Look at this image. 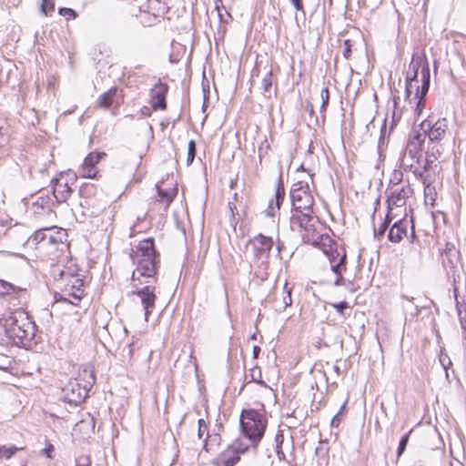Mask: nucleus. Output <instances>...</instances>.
<instances>
[{
    "label": "nucleus",
    "instance_id": "774afa93",
    "mask_svg": "<svg viewBox=\"0 0 466 466\" xmlns=\"http://www.w3.org/2000/svg\"><path fill=\"white\" fill-rule=\"evenodd\" d=\"M233 199H234V201H237V200H238V194H237V193H235V194H234V196H233Z\"/></svg>",
    "mask_w": 466,
    "mask_h": 466
},
{
    "label": "nucleus",
    "instance_id": "052dcab7",
    "mask_svg": "<svg viewBox=\"0 0 466 466\" xmlns=\"http://www.w3.org/2000/svg\"><path fill=\"white\" fill-rule=\"evenodd\" d=\"M410 238H411V241H413L414 238H416L413 225H411Z\"/></svg>",
    "mask_w": 466,
    "mask_h": 466
},
{
    "label": "nucleus",
    "instance_id": "680f3d73",
    "mask_svg": "<svg viewBox=\"0 0 466 466\" xmlns=\"http://www.w3.org/2000/svg\"><path fill=\"white\" fill-rule=\"evenodd\" d=\"M333 370H334L337 374H339V366H337V365H334V366H333Z\"/></svg>",
    "mask_w": 466,
    "mask_h": 466
},
{
    "label": "nucleus",
    "instance_id": "ea45409f",
    "mask_svg": "<svg viewBox=\"0 0 466 466\" xmlns=\"http://www.w3.org/2000/svg\"><path fill=\"white\" fill-rule=\"evenodd\" d=\"M251 380L258 384L263 383L261 380V371L258 367L251 370Z\"/></svg>",
    "mask_w": 466,
    "mask_h": 466
},
{
    "label": "nucleus",
    "instance_id": "ddd939ff",
    "mask_svg": "<svg viewBox=\"0 0 466 466\" xmlns=\"http://www.w3.org/2000/svg\"><path fill=\"white\" fill-rule=\"evenodd\" d=\"M148 6L151 11L143 12L140 19L143 25L150 26L164 15L167 8L160 0H148Z\"/></svg>",
    "mask_w": 466,
    "mask_h": 466
},
{
    "label": "nucleus",
    "instance_id": "4c0bfd02",
    "mask_svg": "<svg viewBox=\"0 0 466 466\" xmlns=\"http://www.w3.org/2000/svg\"><path fill=\"white\" fill-rule=\"evenodd\" d=\"M408 441H409V433L402 436V438L400 439V441L399 442V447L397 450L398 456H400L404 452L406 446L408 444Z\"/></svg>",
    "mask_w": 466,
    "mask_h": 466
},
{
    "label": "nucleus",
    "instance_id": "a878e982",
    "mask_svg": "<svg viewBox=\"0 0 466 466\" xmlns=\"http://www.w3.org/2000/svg\"><path fill=\"white\" fill-rule=\"evenodd\" d=\"M273 81H274V78H273L272 71L269 70L264 76V77L262 78V82H261L263 95L265 96H268V97L270 96Z\"/></svg>",
    "mask_w": 466,
    "mask_h": 466
},
{
    "label": "nucleus",
    "instance_id": "412c9836",
    "mask_svg": "<svg viewBox=\"0 0 466 466\" xmlns=\"http://www.w3.org/2000/svg\"><path fill=\"white\" fill-rule=\"evenodd\" d=\"M116 87H111L109 90L103 93L98 98L99 106L104 108H108L113 104L114 99L116 96Z\"/></svg>",
    "mask_w": 466,
    "mask_h": 466
},
{
    "label": "nucleus",
    "instance_id": "20e7f679",
    "mask_svg": "<svg viewBox=\"0 0 466 466\" xmlns=\"http://www.w3.org/2000/svg\"><path fill=\"white\" fill-rule=\"evenodd\" d=\"M239 422L243 435L251 444L257 445L264 436L267 428L265 416L255 410H243Z\"/></svg>",
    "mask_w": 466,
    "mask_h": 466
},
{
    "label": "nucleus",
    "instance_id": "2eb2a0df",
    "mask_svg": "<svg viewBox=\"0 0 466 466\" xmlns=\"http://www.w3.org/2000/svg\"><path fill=\"white\" fill-rule=\"evenodd\" d=\"M104 152H91L89 153L79 169V175L83 177L95 178L97 174L96 164L104 157Z\"/></svg>",
    "mask_w": 466,
    "mask_h": 466
},
{
    "label": "nucleus",
    "instance_id": "603ef678",
    "mask_svg": "<svg viewBox=\"0 0 466 466\" xmlns=\"http://www.w3.org/2000/svg\"><path fill=\"white\" fill-rule=\"evenodd\" d=\"M292 5H294V7L298 10V11H301L304 13V8H303V4H302V0H290Z\"/></svg>",
    "mask_w": 466,
    "mask_h": 466
},
{
    "label": "nucleus",
    "instance_id": "423d86ee",
    "mask_svg": "<svg viewBox=\"0 0 466 466\" xmlns=\"http://www.w3.org/2000/svg\"><path fill=\"white\" fill-rule=\"evenodd\" d=\"M318 218L312 212L300 211L292 212L290 217V228L293 231H304L302 238L304 242H310L316 231Z\"/></svg>",
    "mask_w": 466,
    "mask_h": 466
},
{
    "label": "nucleus",
    "instance_id": "b1692460",
    "mask_svg": "<svg viewBox=\"0 0 466 466\" xmlns=\"http://www.w3.org/2000/svg\"><path fill=\"white\" fill-rule=\"evenodd\" d=\"M83 290L77 289L76 292L68 294L73 299H69L64 295H59V297L56 296V302H63L71 305H77L82 298Z\"/></svg>",
    "mask_w": 466,
    "mask_h": 466
},
{
    "label": "nucleus",
    "instance_id": "69168bd1",
    "mask_svg": "<svg viewBox=\"0 0 466 466\" xmlns=\"http://www.w3.org/2000/svg\"><path fill=\"white\" fill-rule=\"evenodd\" d=\"M235 185H236V181L231 180V182H230V187H231V188H233V187H235Z\"/></svg>",
    "mask_w": 466,
    "mask_h": 466
},
{
    "label": "nucleus",
    "instance_id": "4468645a",
    "mask_svg": "<svg viewBox=\"0 0 466 466\" xmlns=\"http://www.w3.org/2000/svg\"><path fill=\"white\" fill-rule=\"evenodd\" d=\"M412 193L413 189L409 184L395 188L393 187L388 197V207L392 208L393 207L401 208L405 206L406 200Z\"/></svg>",
    "mask_w": 466,
    "mask_h": 466
},
{
    "label": "nucleus",
    "instance_id": "c85d7f7f",
    "mask_svg": "<svg viewBox=\"0 0 466 466\" xmlns=\"http://www.w3.org/2000/svg\"><path fill=\"white\" fill-rule=\"evenodd\" d=\"M347 402H348V400H346L343 404L340 406L339 411L333 416V418L331 419V426L332 427H339L340 421H341V418L346 410V405H347Z\"/></svg>",
    "mask_w": 466,
    "mask_h": 466
},
{
    "label": "nucleus",
    "instance_id": "c756f323",
    "mask_svg": "<svg viewBox=\"0 0 466 466\" xmlns=\"http://www.w3.org/2000/svg\"><path fill=\"white\" fill-rule=\"evenodd\" d=\"M13 293H16V289L10 283L0 280V295L11 296Z\"/></svg>",
    "mask_w": 466,
    "mask_h": 466
},
{
    "label": "nucleus",
    "instance_id": "49530a36",
    "mask_svg": "<svg viewBox=\"0 0 466 466\" xmlns=\"http://www.w3.org/2000/svg\"><path fill=\"white\" fill-rule=\"evenodd\" d=\"M55 448L51 443H48L45 449L41 451V454L46 456L47 458H52V452Z\"/></svg>",
    "mask_w": 466,
    "mask_h": 466
},
{
    "label": "nucleus",
    "instance_id": "0eeeda50",
    "mask_svg": "<svg viewBox=\"0 0 466 466\" xmlns=\"http://www.w3.org/2000/svg\"><path fill=\"white\" fill-rule=\"evenodd\" d=\"M292 212H312L314 199L309 191L308 183L299 181L293 184L290 190Z\"/></svg>",
    "mask_w": 466,
    "mask_h": 466
},
{
    "label": "nucleus",
    "instance_id": "f257e3e1",
    "mask_svg": "<svg viewBox=\"0 0 466 466\" xmlns=\"http://www.w3.org/2000/svg\"><path fill=\"white\" fill-rule=\"evenodd\" d=\"M135 258L137 268L133 271L132 280L137 284H135L136 289L133 294L140 299L145 320L147 321L156 308L155 284L157 281V272L159 265V254L155 249L153 238H146L138 243Z\"/></svg>",
    "mask_w": 466,
    "mask_h": 466
},
{
    "label": "nucleus",
    "instance_id": "6ab92c4d",
    "mask_svg": "<svg viewBox=\"0 0 466 466\" xmlns=\"http://www.w3.org/2000/svg\"><path fill=\"white\" fill-rule=\"evenodd\" d=\"M430 78H431L430 67H429L428 63L425 62V64L422 65V66H421V80H422L421 87L420 88L419 86L416 87V97L419 98V101L417 103V107H416V110L418 112H420L421 107L423 106L422 100L429 90Z\"/></svg>",
    "mask_w": 466,
    "mask_h": 466
},
{
    "label": "nucleus",
    "instance_id": "39448f33",
    "mask_svg": "<svg viewBox=\"0 0 466 466\" xmlns=\"http://www.w3.org/2000/svg\"><path fill=\"white\" fill-rule=\"evenodd\" d=\"M425 142V135L415 132L408 140L405 149L399 159L400 168L407 172L412 170L422 157V146Z\"/></svg>",
    "mask_w": 466,
    "mask_h": 466
},
{
    "label": "nucleus",
    "instance_id": "6e6d98bb",
    "mask_svg": "<svg viewBox=\"0 0 466 466\" xmlns=\"http://www.w3.org/2000/svg\"><path fill=\"white\" fill-rule=\"evenodd\" d=\"M228 209L230 211L231 218L233 219H235V211L237 210L235 203L232 202V201H229L228 204Z\"/></svg>",
    "mask_w": 466,
    "mask_h": 466
},
{
    "label": "nucleus",
    "instance_id": "cd10ccee",
    "mask_svg": "<svg viewBox=\"0 0 466 466\" xmlns=\"http://www.w3.org/2000/svg\"><path fill=\"white\" fill-rule=\"evenodd\" d=\"M19 450H22V448H18L15 445H10V446L1 445L0 446V460L10 459Z\"/></svg>",
    "mask_w": 466,
    "mask_h": 466
},
{
    "label": "nucleus",
    "instance_id": "1a4fd4ad",
    "mask_svg": "<svg viewBox=\"0 0 466 466\" xmlns=\"http://www.w3.org/2000/svg\"><path fill=\"white\" fill-rule=\"evenodd\" d=\"M420 127L423 131L421 134L425 135V138L428 137L431 142H440L445 137L447 133L448 120L445 117L439 118L434 123L424 120Z\"/></svg>",
    "mask_w": 466,
    "mask_h": 466
},
{
    "label": "nucleus",
    "instance_id": "5701e85b",
    "mask_svg": "<svg viewBox=\"0 0 466 466\" xmlns=\"http://www.w3.org/2000/svg\"><path fill=\"white\" fill-rule=\"evenodd\" d=\"M239 460L237 454L221 453L216 460L218 466H234Z\"/></svg>",
    "mask_w": 466,
    "mask_h": 466
},
{
    "label": "nucleus",
    "instance_id": "dca6fc26",
    "mask_svg": "<svg viewBox=\"0 0 466 466\" xmlns=\"http://www.w3.org/2000/svg\"><path fill=\"white\" fill-rule=\"evenodd\" d=\"M168 91V86L158 81L150 90L151 105L153 110H165L167 108L166 96Z\"/></svg>",
    "mask_w": 466,
    "mask_h": 466
},
{
    "label": "nucleus",
    "instance_id": "a211bd4d",
    "mask_svg": "<svg viewBox=\"0 0 466 466\" xmlns=\"http://www.w3.org/2000/svg\"><path fill=\"white\" fill-rule=\"evenodd\" d=\"M411 221L400 218L393 223L389 230L388 238L390 242L399 243L408 234V227Z\"/></svg>",
    "mask_w": 466,
    "mask_h": 466
},
{
    "label": "nucleus",
    "instance_id": "2f4dec72",
    "mask_svg": "<svg viewBox=\"0 0 466 466\" xmlns=\"http://www.w3.org/2000/svg\"><path fill=\"white\" fill-rule=\"evenodd\" d=\"M13 360L7 355H0V370H7L12 368Z\"/></svg>",
    "mask_w": 466,
    "mask_h": 466
},
{
    "label": "nucleus",
    "instance_id": "9b49d317",
    "mask_svg": "<svg viewBox=\"0 0 466 466\" xmlns=\"http://www.w3.org/2000/svg\"><path fill=\"white\" fill-rule=\"evenodd\" d=\"M325 253L329 260L331 270L337 275L334 285H344L345 280L342 277V272L346 269V253L343 252L340 254L337 248H333L332 247H329V249H326Z\"/></svg>",
    "mask_w": 466,
    "mask_h": 466
},
{
    "label": "nucleus",
    "instance_id": "f03ea898",
    "mask_svg": "<svg viewBox=\"0 0 466 466\" xmlns=\"http://www.w3.org/2000/svg\"><path fill=\"white\" fill-rule=\"evenodd\" d=\"M4 326L6 335L15 345L25 349L33 345L36 326L25 310L11 312L4 319Z\"/></svg>",
    "mask_w": 466,
    "mask_h": 466
},
{
    "label": "nucleus",
    "instance_id": "f704fd0d",
    "mask_svg": "<svg viewBox=\"0 0 466 466\" xmlns=\"http://www.w3.org/2000/svg\"><path fill=\"white\" fill-rule=\"evenodd\" d=\"M58 13L60 15L65 16L66 20L74 19L76 16V13L71 8L61 7Z\"/></svg>",
    "mask_w": 466,
    "mask_h": 466
},
{
    "label": "nucleus",
    "instance_id": "13d9d810",
    "mask_svg": "<svg viewBox=\"0 0 466 466\" xmlns=\"http://www.w3.org/2000/svg\"><path fill=\"white\" fill-rule=\"evenodd\" d=\"M459 316H461V313L459 312ZM460 322H461V328L466 330V319H462L461 317H460Z\"/></svg>",
    "mask_w": 466,
    "mask_h": 466
},
{
    "label": "nucleus",
    "instance_id": "e2e57ef3",
    "mask_svg": "<svg viewBox=\"0 0 466 466\" xmlns=\"http://www.w3.org/2000/svg\"><path fill=\"white\" fill-rule=\"evenodd\" d=\"M402 298H403V299H407V300H409V301H412V300H413V298H410V297H408V296H406V295H402Z\"/></svg>",
    "mask_w": 466,
    "mask_h": 466
},
{
    "label": "nucleus",
    "instance_id": "e433bc0d",
    "mask_svg": "<svg viewBox=\"0 0 466 466\" xmlns=\"http://www.w3.org/2000/svg\"><path fill=\"white\" fill-rule=\"evenodd\" d=\"M198 439H202L204 434L208 431V425L205 421V420L203 419H199L198 420Z\"/></svg>",
    "mask_w": 466,
    "mask_h": 466
},
{
    "label": "nucleus",
    "instance_id": "4be33fe9",
    "mask_svg": "<svg viewBox=\"0 0 466 466\" xmlns=\"http://www.w3.org/2000/svg\"><path fill=\"white\" fill-rule=\"evenodd\" d=\"M157 201L162 202L165 205V208H167L169 204L172 202L176 193L174 189L171 190H163L158 185H157Z\"/></svg>",
    "mask_w": 466,
    "mask_h": 466
},
{
    "label": "nucleus",
    "instance_id": "473e14b6",
    "mask_svg": "<svg viewBox=\"0 0 466 466\" xmlns=\"http://www.w3.org/2000/svg\"><path fill=\"white\" fill-rule=\"evenodd\" d=\"M55 3L53 0H42L41 11L45 15H48L54 11Z\"/></svg>",
    "mask_w": 466,
    "mask_h": 466
},
{
    "label": "nucleus",
    "instance_id": "a19ab883",
    "mask_svg": "<svg viewBox=\"0 0 466 466\" xmlns=\"http://www.w3.org/2000/svg\"><path fill=\"white\" fill-rule=\"evenodd\" d=\"M284 289H286V295L283 297V304L284 308H287L292 304L291 289H288L287 283L285 284Z\"/></svg>",
    "mask_w": 466,
    "mask_h": 466
},
{
    "label": "nucleus",
    "instance_id": "7ed1b4c3",
    "mask_svg": "<svg viewBox=\"0 0 466 466\" xmlns=\"http://www.w3.org/2000/svg\"><path fill=\"white\" fill-rule=\"evenodd\" d=\"M29 244H34L44 252L49 250V247L56 246L53 250L55 255H62L68 249L67 233L64 228L51 227L36 230L29 238Z\"/></svg>",
    "mask_w": 466,
    "mask_h": 466
},
{
    "label": "nucleus",
    "instance_id": "8fccbe9b",
    "mask_svg": "<svg viewBox=\"0 0 466 466\" xmlns=\"http://www.w3.org/2000/svg\"><path fill=\"white\" fill-rule=\"evenodd\" d=\"M392 219H393V216H392V208H390L388 207V212H387V214H386V216H385V218H384L383 223H386V225H388V226H389V225L391 223Z\"/></svg>",
    "mask_w": 466,
    "mask_h": 466
},
{
    "label": "nucleus",
    "instance_id": "9d476101",
    "mask_svg": "<svg viewBox=\"0 0 466 466\" xmlns=\"http://www.w3.org/2000/svg\"><path fill=\"white\" fill-rule=\"evenodd\" d=\"M74 177L70 174H60L58 177H55L51 180L53 196L56 203L66 202L71 196L73 190L69 186V181L73 180Z\"/></svg>",
    "mask_w": 466,
    "mask_h": 466
},
{
    "label": "nucleus",
    "instance_id": "f3484780",
    "mask_svg": "<svg viewBox=\"0 0 466 466\" xmlns=\"http://www.w3.org/2000/svg\"><path fill=\"white\" fill-rule=\"evenodd\" d=\"M54 200L49 196H40L32 204V212L36 217H50L54 215L53 207Z\"/></svg>",
    "mask_w": 466,
    "mask_h": 466
},
{
    "label": "nucleus",
    "instance_id": "bf43d9fd",
    "mask_svg": "<svg viewBox=\"0 0 466 466\" xmlns=\"http://www.w3.org/2000/svg\"><path fill=\"white\" fill-rule=\"evenodd\" d=\"M429 167H430V165H429V161L427 160L421 170L425 173L426 171H428Z\"/></svg>",
    "mask_w": 466,
    "mask_h": 466
},
{
    "label": "nucleus",
    "instance_id": "a18cd8bd",
    "mask_svg": "<svg viewBox=\"0 0 466 466\" xmlns=\"http://www.w3.org/2000/svg\"><path fill=\"white\" fill-rule=\"evenodd\" d=\"M407 172H412L413 175L418 178L420 179V181H422L423 184H425V179H424V172L422 170H420L418 168H415V167H412V170H408Z\"/></svg>",
    "mask_w": 466,
    "mask_h": 466
},
{
    "label": "nucleus",
    "instance_id": "79ce46f5",
    "mask_svg": "<svg viewBox=\"0 0 466 466\" xmlns=\"http://www.w3.org/2000/svg\"><path fill=\"white\" fill-rule=\"evenodd\" d=\"M351 41L350 39H347L344 41V50H343V56L346 59H349L351 56Z\"/></svg>",
    "mask_w": 466,
    "mask_h": 466
},
{
    "label": "nucleus",
    "instance_id": "de8ad7c7",
    "mask_svg": "<svg viewBox=\"0 0 466 466\" xmlns=\"http://www.w3.org/2000/svg\"><path fill=\"white\" fill-rule=\"evenodd\" d=\"M339 313L342 314L343 310L348 308V303L346 301H340L339 303H335L332 305Z\"/></svg>",
    "mask_w": 466,
    "mask_h": 466
},
{
    "label": "nucleus",
    "instance_id": "7c9ffc66",
    "mask_svg": "<svg viewBox=\"0 0 466 466\" xmlns=\"http://www.w3.org/2000/svg\"><path fill=\"white\" fill-rule=\"evenodd\" d=\"M195 157H196V143L194 140H190L187 144V166L192 164Z\"/></svg>",
    "mask_w": 466,
    "mask_h": 466
},
{
    "label": "nucleus",
    "instance_id": "c03bdc74",
    "mask_svg": "<svg viewBox=\"0 0 466 466\" xmlns=\"http://www.w3.org/2000/svg\"><path fill=\"white\" fill-rule=\"evenodd\" d=\"M278 210H279L278 208H275V204H274L273 200H271L268 203V206L266 208L265 213H266V216H268V217H274Z\"/></svg>",
    "mask_w": 466,
    "mask_h": 466
},
{
    "label": "nucleus",
    "instance_id": "09e8293b",
    "mask_svg": "<svg viewBox=\"0 0 466 466\" xmlns=\"http://www.w3.org/2000/svg\"><path fill=\"white\" fill-rule=\"evenodd\" d=\"M152 109H153L152 107L150 108V107H148V106H144L140 109V111H139V115H140V116H138V118L140 119V118H142V117H144V116H149L151 115V111H152Z\"/></svg>",
    "mask_w": 466,
    "mask_h": 466
},
{
    "label": "nucleus",
    "instance_id": "864d4df0",
    "mask_svg": "<svg viewBox=\"0 0 466 466\" xmlns=\"http://www.w3.org/2000/svg\"><path fill=\"white\" fill-rule=\"evenodd\" d=\"M401 180H402V173L395 171L393 173V178L391 179V181H395V185L398 186Z\"/></svg>",
    "mask_w": 466,
    "mask_h": 466
},
{
    "label": "nucleus",
    "instance_id": "6e6552de",
    "mask_svg": "<svg viewBox=\"0 0 466 466\" xmlns=\"http://www.w3.org/2000/svg\"><path fill=\"white\" fill-rule=\"evenodd\" d=\"M273 239L262 234H258L249 240L253 257L257 262L266 265L268 262L269 254L273 248Z\"/></svg>",
    "mask_w": 466,
    "mask_h": 466
},
{
    "label": "nucleus",
    "instance_id": "58836bf2",
    "mask_svg": "<svg viewBox=\"0 0 466 466\" xmlns=\"http://www.w3.org/2000/svg\"><path fill=\"white\" fill-rule=\"evenodd\" d=\"M75 466H91V459L87 455H80L76 459Z\"/></svg>",
    "mask_w": 466,
    "mask_h": 466
},
{
    "label": "nucleus",
    "instance_id": "72a5a7b5",
    "mask_svg": "<svg viewBox=\"0 0 466 466\" xmlns=\"http://www.w3.org/2000/svg\"><path fill=\"white\" fill-rule=\"evenodd\" d=\"M455 253L454 245L452 243H447L444 249V255L451 264H453Z\"/></svg>",
    "mask_w": 466,
    "mask_h": 466
},
{
    "label": "nucleus",
    "instance_id": "338daca9",
    "mask_svg": "<svg viewBox=\"0 0 466 466\" xmlns=\"http://www.w3.org/2000/svg\"><path fill=\"white\" fill-rule=\"evenodd\" d=\"M250 339H257V334H256V333H253V334L250 336Z\"/></svg>",
    "mask_w": 466,
    "mask_h": 466
},
{
    "label": "nucleus",
    "instance_id": "bb28decb",
    "mask_svg": "<svg viewBox=\"0 0 466 466\" xmlns=\"http://www.w3.org/2000/svg\"><path fill=\"white\" fill-rule=\"evenodd\" d=\"M220 442V437L219 433H213L209 434V432H207V436L203 441V448L209 451L213 446L218 445Z\"/></svg>",
    "mask_w": 466,
    "mask_h": 466
},
{
    "label": "nucleus",
    "instance_id": "c9c22d12",
    "mask_svg": "<svg viewBox=\"0 0 466 466\" xmlns=\"http://www.w3.org/2000/svg\"><path fill=\"white\" fill-rule=\"evenodd\" d=\"M320 96H321V100H322L321 111H325L326 106L329 104V92L328 86L324 87L321 90Z\"/></svg>",
    "mask_w": 466,
    "mask_h": 466
},
{
    "label": "nucleus",
    "instance_id": "aec40b11",
    "mask_svg": "<svg viewBox=\"0 0 466 466\" xmlns=\"http://www.w3.org/2000/svg\"><path fill=\"white\" fill-rule=\"evenodd\" d=\"M420 66V59H415L413 56L409 66V69L411 72H409L406 76V93L408 96L411 94L412 83L417 81L418 71Z\"/></svg>",
    "mask_w": 466,
    "mask_h": 466
},
{
    "label": "nucleus",
    "instance_id": "4d7b16f0",
    "mask_svg": "<svg viewBox=\"0 0 466 466\" xmlns=\"http://www.w3.org/2000/svg\"><path fill=\"white\" fill-rule=\"evenodd\" d=\"M259 352H260V348L258 346H254L253 350H252L253 358L258 359Z\"/></svg>",
    "mask_w": 466,
    "mask_h": 466
},
{
    "label": "nucleus",
    "instance_id": "3c124183",
    "mask_svg": "<svg viewBox=\"0 0 466 466\" xmlns=\"http://www.w3.org/2000/svg\"><path fill=\"white\" fill-rule=\"evenodd\" d=\"M233 448L238 452H244L248 449V445L242 446L241 442H235Z\"/></svg>",
    "mask_w": 466,
    "mask_h": 466
},
{
    "label": "nucleus",
    "instance_id": "37998d69",
    "mask_svg": "<svg viewBox=\"0 0 466 466\" xmlns=\"http://www.w3.org/2000/svg\"><path fill=\"white\" fill-rule=\"evenodd\" d=\"M389 226L386 225V223H381L380 227L374 230V234L378 238H380L384 236L385 232L387 231Z\"/></svg>",
    "mask_w": 466,
    "mask_h": 466
},
{
    "label": "nucleus",
    "instance_id": "393cba45",
    "mask_svg": "<svg viewBox=\"0 0 466 466\" xmlns=\"http://www.w3.org/2000/svg\"><path fill=\"white\" fill-rule=\"evenodd\" d=\"M284 198H285V188H284L283 182H282V175L280 174L279 180H278L277 187H276L275 199L273 200V202L275 204V208H278V209H279L280 205H281L282 201L284 200Z\"/></svg>",
    "mask_w": 466,
    "mask_h": 466
},
{
    "label": "nucleus",
    "instance_id": "5fc2aeb1",
    "mask_svg": "<svg viewBox=\"0 0 466 466\" xmlns=\"http://www.w3.org/2000/svg\"><path fill=\"white\" fill-rule=\"evenodd\" d=\"M56 248L55 245H52L49 247V250H47L46 253L48 257H50L51 259L55 260L60 257V255H55L53 254V250Z\"/></svg>",
    "mask_w": 466,
    "mask_h": 466
},
{
    "label": "nucleus",
    "instance_id": "f8f14e48",
    "mask_svg": "<svg viewBox=\"0 0 466 466\" xmlns=\"http://www.w3.org/2000/svg\"><path fill=\"white\" fill-rule=\"evenodd\" d=\"M63 390L65 400L74 405L80 404L88 394L86 386H82L77 380H70Z\"/></svg>",
    "mask_w": 466,
    "mask_h": 466
},
{
    "label": "nucleus",
    "instance_id": "0e129e2a",
    "mask_svg": "<svg viewBox=\"0 0 466 466\" xmlns=\"http://www.w3.org/2000/svg\"><path fill=\"white\" fill-rule=\"evenodd\" d=\"M441 362L443 366L444 369H447L448 365L447 364H444V359H441Z\"/></svg>",
    "mask_w": 466,
    "mask_h": 466
}]
</instances>
